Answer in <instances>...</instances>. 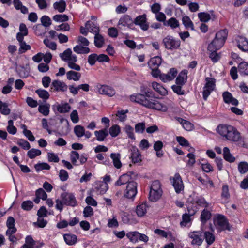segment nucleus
I'll list each match as a JSON object with an SVG mask.
<instances>
[{
    "instance_id": "1",
    "label": "nucleus",
    "mask_w": 248,
    "mask_h": 248,
    "mask_svg": "<svg viewBox=\"0 0 248 248\" xmlns=\"http://www.w3.org/2000/svg\"><path fill=\"white\" fill-rule=\"evenodd\" d=\"M142 93H138L130 96L131 101L139 103L146 108L162 111H166L167 107L154 98V93L147 87L142 85L140 87Z\"/></svg>"
},
{
    "instance_id": "2",
    "label": "nucleus",
    "mask_w": 248,
    "mask_h": 248,
    "mask_svg": "<svg viewBox=\"0 0 248 248\" xmlns=\"http://www.w3.org/2000/svg\"><path fill=\"white\" fill-rule=\"evenodd\" d=\"M227 36V30H221L216 33L214 39L209 44L208 50L211 52L209 57L213 62H217L219 60L220 56L217 51L223 46Z\"/></svg>"
},
{
    "instance_id": "3",
    "label": "nucleus",
    "mask_w": 248,
    "mask_h": 248,
    "mask_svg": "<svg viewBox=\"0 0 248 248\" xmlns=\"http://www.w3.org/2000/svg\"><path fill=\"white\" fill-rule=\"evenodd\" d=\"M214 223L218 232L225 230L231 231V226L229 223L226 217L221 214H217L214 218Z\"/></svg>"
},
{
    "instance_id": "4",
    "label": "nucleus",
    "mask_w": 248,
    "mask_h": 248,
    "mask_svg": "<svg viewBox=\"0 0 248 248\" xmlns=\"http://www.w3.org/2000/svg\"><path fill=\"white\" fill-rule=\"evenodd\" d=\"M162 43L165 48L169 50H174L179 48L181 42L172 36L167 35L163 39Z\"/></svg>"
},
{
    "instance_id": "5",
    "label": "nucleus",
    "mask_w": 248,
    "mask_h": 248,
    "mask_svg": "<svg viewBox=\"0 0 248 248\" xmlns=\"http://www.w3.org/2000/svg\"><path fill=\"white\" fill-rule=\"evenodd\" d=\"M206 83L203 87V98L206 100L211 92L214 90L215 87V79L212 78H205Z\"/></svg>"
},
{
    "instance_id": "6",
    "label": "nucleus",
    "mask_w": 248,
    "mask_h": 248,
    "mask_svg": "<svg viewBox=\"0 0 248 248\" xmlns=\"http://www.w3.org/2000/svg\"><path fill=\"white\" fill-rule=\"evenodd\" d=\"M137 183L132 180L127 184L124 195L128 199H133L137 193Z\"/></svg>"
},
{
    "instance_id": "7",
    "label": "nucleus",
    "mask_w": 248,
    "mask_h": 248,
    "mask_svg": "<svg viewBox=\"0 0 248 248\" xmlns=\"http://www.w3.org/2000/svg\"><path fill=\"white\" fill-rule=\"evenodd\" d=\"M137 176L133 171H129L126 173L122 175L119 179L115 182V185L116 186H119L125 184H128L132 180H133Z\"/></svg>"
},
{
    "instance_id": "8",
    "label": "nucleus",
    "mask_w": 248,
    "mask_h": 248,
    "mask_svg": "<svg viewBox=\"0 0 248 248\" xmlns=\"http://www.w3.org/2000/svg\"><path fill=\"white\" fill-rule=\"evenodd\" d=\"M16 71L21 78H26L30 73V66L27 63H16Z\"/></svg>"
},
{
    "instance_id": "9",
    "label": "nucleus",
    "mask_w": 248,
    "mask_h": 248,
    "mask_svg": "<svg viewBox=\"0 0 248 248\" xmlns=\"http://www.w3.org/2000/svg\"><path fill=\"white\" fill-rule=\"evenodd\" d=\"M98 92L101 94L106 95L112 97L115 94V90L111 87L106 85H98L97 86Z\"/></svg>"
},
{
    "instance_id": "10",
    "label": "nucleus",
    "mask_w": 248,
    "mask_h": 248,
    "mask_svg": "<svg viewBox=\"0 0 248 248\" xmlns=\"http://www.w3.org/2000/svg\"><path fill=\"white\" fill-rule=\"evenodd\" d=\"M61 198L67 205L75 207L77 205V201L72 193L63 192L61 194Z\"/></svg>"
},
{
    "instance_id": "11",
    "label": "nucleus",
    "mask_w": 248,
    "mask_h": 248,
    "mask_svg": "<svg viewBox=\"0 0 248 248\" xmlns=\"http://www.w3.org/2000/svg\"><path fill=\"white\" fill-rule=\"evenodd\" d=\"M133 24V20L130 16L124 15L120 18L118 26L120 29H122L123 27L130 28Z\"/></svg>"
},
{
    "instance_id": "12",
    "label": "nucleus",
    "mask_w": 248,
    "mask_h": 248,
    "mask_svg": "<svg viewBox=\"0 0 248 248\" xmlns=\"http://www.w3.org/2000/svg\"><path fill=\"white\" fill-rule=\"evenodd\" d=\"M62 60L64 61H69V62H77V58L75 54H72V51L70 48L66 49L63 53L59 55Z\"/></svg>"
},
{
    "instance_id": "13",
    "label": "nucleus",
    "mask_w": 248,
    "mask_h": 248,
    "mask_svg": "<svg viewBox=\"0 0 248 248\" xmlns=\"http://www.w3.org/2000/svg\"><path fill=\"white\" fill-rule=\"evenodd\" d=\"M178 71L176 68H170L167 74L160 75V80L163 82H167L172 80L176 77Z\"/></svg>"
},
{
    "instance_id": "14",
    "label": "nucleus",
    "mask_w": 248,
    "mask_h": 248,
    "mask_svg": "<svg viewBox=\"0 0 248 248\" xmlns=\"http://www.w3.org/2000/svg\"><path fill=\"white\" fill-rule=\"evenodd\" d=\"M133 23L136 25H139L143 31H147L149 28L145 14L138 16L133 21Z\"/></svg>"
},
{
    "instance_id": "15",
    "label": "nucleus",
    "mask_w": 248,
    "mask_h": 248,
    "mask_svg": "<svg viewBox=\"0 0 248 248\" xmlns=\"http://www.w3.org/2000/svg\"><path fill=\"white\" fill-rule=\"evenodd\" d=\"M171 183L177 193H180L184 189V185L179 174H175Z\"/></svg>"
},
{
    "instance_id": "16",
    "label": "nucleus",
    "mask_w": 248,
    "mask_h": 248,
    "mask_svg": "<svg viewBox=\"0 0 248 248\" xmlns=\"http://www.w3.org/2000/svg\"><path fill=\"white\" fill-rule=\"evenodd\" d=\"M52 108L56 114L57 111L61 113H65L69 111L71 107L67 103H62L61 104L56 103L52 105Z\"/></svg>"
},
{
    "instance_id": "17",
    "label": "nucleus",
    "mask_w": 248,
    "mask_h": 248,
    "mask_svg": "<svg viewBox=\"0 0 248 248\" xmlns=\"http://www.w3.org/2000/svg\"><path fill=\"white\" fill-rule=\"evenodd\" d=\"M235 40L240 50L245 52L248 51V40L245 37L237 35L235 37Z\"/></svg>"
},
{
    "instance_id": "18",
    "label": "nucleus",
    "mask_w": 248,
    "mask_h": 248,
    "mask_svg": "<svg viewBox=\"0 0 248 248\" xmlns=\"http://www.w3.org/2000/svg\"><path fill=\"white\" fill-rule=\"evenodd\" d=\"M188 214H185L183 215V221L181 222L180 224L181 226H186L187 223L189 222L190 220V216L194 215L197 211V208L196 207H193L190 205H187Z\"/></svg>"
},
{
    "instance_id": "19",
    "label": "nucleus",
    "mask_w": 248,
    "mask_h": 248,
    "mask_svg": "<svg viewBox=\"0 0 248 248\" xmlns=\"http://www.w3.org/2000/svg\"><path fill=\"white\" fill-rule=\"evenodd\" d=\"M109 60V57L107 55L101 54L98 55L93 53L89 56L88 62H108Z\"/></svg>"
},
{
    "instance_id": "20",
    "label": "nucleus",
    "mask_w": 248,
    "mask_h": 248,
    "mask_svg": "<svg viewBox=\"0 0 248 248\" xmlns=\"http://www.w3.org/2000/svg\"><path fill=\"white\" fill-rule=\"evenodd\" d=\"M188 236L192 239V245L201 246L203 242L202 235L201 232L198 231H194L189 233Z\"/></svg>"
},
{
    "instance_id": "21",
    "label": "nucleus",
    "mask_w": 248,
    "mask_h": 248,
    "mask_svg": "<svg viewBox=\"0 0 248 248\" xmlns=\"http://www.w3.org/2000/svg\"><path fill=\"white\" fill-rule=\"evenodd\" d=\"M232 127L233 126L230 125L220 124L217 127V131L220 135L227 139Z\"/></svg>"
},
{
    "instance_id": "22",
    "label": "nucleus",
    "mask_w": 248,
    "mask_h": 248,
    "mask_svg": "<svg viewBox=\"0 0 248 248\" xmlns=\"http://www.w3.org/2000/svg\"><path fill=\"white\" fill-rule=\"evenodd\" d=\"M52 54L50 53H38L32 57V60L34 62H40L42 60L44 62H50L52 59Z\"/></svg>"
},
{
    "instance_id": "23",
    "label": "nucleus",
    "mask_w": 248,
    "mask_h": 248,
    "mask_svg": "<svg viewBox=\"0 0 248 248\" xmlns=\"http://www.w3.org/2000/svg\"><path fill=\"white\" fill-rule=\"evenodd\" d=\"M195 204L200 207L205 208H207L209 206V204L205 201V199L201 196L196 197L192 200L191 203H189L188 205H190V206H192L193 208L194 207H196V206L194 205Z\"/></svg>"
},
{
    "instance_id": "24",
    "label": "nucleus",
    "mask_w": 248,
    "mask_h": 248,
    "mask_svg": "<svg viewBox=\"0 0 248 248\" xmlns=\"http://www.w3.org/2000/svg\"><path fill=\"white\" fill-rule=\"evenodd\" d=\"M226 139L232 142H237L241 139L240 133L235 127L233 126Z\"/></svg>"
},
{
    "instance_id": "25",
    "label": "nucleus",
    "mask_w": 248,
    "mask_h": 248,
    "mask_svg": "<svg viewBox=\"0 0 248 248\" xmlns=\"http://www.w3.org/2000/svg\"><path fill=\"white\" fill-rule=\"evenodd\" d=\"M130 158L134 163H138L141 161V155L136 147H132L131 148Z\"/></svg>"
},
{
    "instance_id": "26",
    "label": "nucleus",
    "mask_w": 248,
    "mask_h": 248,
    "mask_svg": "<svg viewBox=\"0 0 248 248\" xmlns=\"http://www.w3.org/2000/svg\"><path fill=\"white\" fill-rule=\"evenodd\" d=\"M51 86L54 88V90L57 92H65L67 90V86L66 84L59 80H54L52 81Z\"/></svg>"
},
{
    "instance_id": "27",
    "label": "nucleus",
    "mask_w": 248,
    "mask_h": 248,
    "mask_svg": "<svg viewBox=\"0 0 248 248\" xmlns=\"http://www.w3.org/2000/svg\"><path fill=\"white\" fill-rule=\"evenodd\" d=\"M161 63H148V66L152 71L151 72V75L154 78L159 77L160 79V75L162 74L161 73V71L158 69V67Z\"/></svg>"
},
{
    "instance_id": "28",
    "label": "nucleus",
    "mask_w": 248,
    "mask_h": 248,
    "mask_svg": "<svg viewBox=\"0 0 248 248\" xmlns=\"http://www.w3.org/2000/svg\"><path fill=\"white\" fill-rule=\"evenodd\" d=\"M39 246L36 245V242L31 235H28L25 238V243L21 248H36Z\"/></svg>"
},
{
    "instance_id": "29",
    "label": "nucleus",
    "mask_w": 248,
    "mask_h": 248,
    "mask_svg": "<svg viewBox=\"0 0 248 248\" xmlns=\"http://www.w3.org/2000/svg\"><path fill=\"white\" fill-rule=\"evenodd\" d=\"M152 87L155 91L161 95H166L167 94V90L161 84L156 82L152 83Z\"/></svg>"
},
{
    "instance_id": "30",
    "label": "nucleus",
    "mask_w": 248,
    "mask_h": 248,
    "mask_svg": "<svg viewBox=\"0 0 248 248\" xmlns=\"http://www.w3.org/2000/svg\"><path fill=\"white\" fill-rule=\"evenodd\" d=\"M85 27L89 31L92 32L94 35L99 32V27L94 23L87 21L85 24Z\"/></svg>"
},
{
    "instance_id": "31",
    "label": "nucleus",
    "mask_w": 248,
    "mask_h": 248,
    "mask_svg": "<svg viewBox=\"0 0 248 248\" xmlns=\"http://www.w3.org/2000/svg\"><path fill=\"white\" fill-rule=\"evenodd\" d=\"M66 7V4L64 0H60L59 1L54 2L53 4V8L60 13L63 12Z\"/></svg>"
},
{
    "instance_id": "32",
    "label": "nucleus",
    "mask_w": 248,
    "mask_h": 248,
    "mask_svg": "<svg viewBox=\"0 0 248 248\" xmlns=\"http://www.w3.org/2000/svg\"><path fill=\"white\" fill-rule=\"evenodd\" d=\"M162 194V190L156 191L150 190L149 192V199L152 202H156L158 200Z\"/></svg>"
},
{
    "instance_id": "33",
    "label": "nucleus",
    "mask_w": 248,
    "mask_h": 248,
    "mask_svg": "<svg viewBox=\"0 0 248 248\" xmlns=\"http://www.w3.org/2000/svg\"><path fill=\"white\" fill-rule=\"evenodd\" d=\"M109 133L106 129H102L99 131H95L94 135L96 140L99 141H104L105 139L108 135Z\"/></svg>"
},
{
    "instance_id": "34",
    "label": "nucleus",
    "mask_w": 248,
    "mask_h": 248,
    "mask_svg": "<svg viewBox=\"0 0 248 248\" xmlns=\"http://www.w3.org/2000/svg\"><path fill=\"white\" fill-rule=\"evenodd\" d=\"M110 157L113 160L114 167L119 169L122 167V163L120 161L121 155L119 153H112L110 155Z\"/></svg>"
},
{
    "instance_id": "35",
    "label": "nucleus",
    "mask_w": 248,
    "mask_h": 248,
    "mask_svg": "<svg viewBox=\"0 0 248 248\" xmlns=\"http://www.w3.org/2000/svg\"><path fill=\"white\" fill-rule=\"evenodd\" d=\"M73 50L78 54H88L90 52V49L89 47L81 45H76L74 47Z\"/></svg>"
},
{
    "instance_id": "36",
    "label": "nucleus",
    "mask_w": 248,
    "mask_h": 248,
    "mask_svg": "<svg viewBox=\"0 0 248 248\" xmlns=\"http://www.w3.org/2000/svg\"><path fill=\"white\" fill-rule=\"evenodd\" d=\"M104 37L101 34H99V32L94 35V44L97 47H102L104 44Z\"/></svg>"
},
{
    "instance_id": "37",
    "label": "nucleus",
    "mask_w": 248,
    "mask_h": 248,
    "mask_svg": "<svg viewBox=\"0 0 248 248\" xmlns=\"http://www.w3.org/2000/svg\"><path fill=\"white\" fill-rule=\"evenodd\" d=\"M223 157L225 160L229 162H233L235 160V158L230 153L229 149L225 147L223 149Z\"/></svg>"
},
{
    "instance_id": "38",
    "label": "nucleus",
    "mask_w": 248,
    "mask_h": 248,
    "mask_svg": "<svg viewBox=\"0 0 248 248\" xmlns=\"http://www.w3.org/2000/svg\"><path fill=\"white\" fill-rule=\"evenodd\" d=\"M50 105L48 103L39 105L38 108V111L44 116H46L49 115Z\"/></svg>"
},
{
    "instance_id": "39",
    "label": "nucleus",
    "mask_w": 248,
    "mask_h": 248,
    "mask_svg": "<svg viewBox=\"0 0 248 248\" xmlns=\"http://www.w3.org/2000/svg\"><path fill=\"white\" fill-rule=\"evenodd\" d=\"M164 25L169 26L171 29H175L179 27L180 24L179 21L174 17H171L168 20L164 22Z\"/></svg>"
},
{
    "instance_id": "40",
    "label": "nucleus",
    "mask_w": 248,
    "mask_h": 248,
    "mask_svg": "<svg viewBox=\"0 0 248 248\" xmlns=\"http://www.w3.org/2000/svg\"><path fill=\"white\" fill-rule=\"evenodd\" d=\"M136 213L138 217H143L147 212V205L146 203L139 204L137 206Z\"/></svg>"
},
{
    "instance_id": "41",
    "label": "nucleus",
    "mask_w": 248,
    "mask_h": 248,
    "mask_svg": "<svg viewBox=\"0 0 248 248\" xmlns=\"http://www.w3.org/2000/svg\"><path fill=\"white\" fill-rule=\"evenodd\" d=\"M64 241L69 245H73L77 242V237L76 235L66 234L63 236Z\"/></svg>"
},
{
    "instance_id": "42",
    "label": "nucleus",
    "mask_w": 248,
    "mask_h": 248,
    "mask_svg": "<svg viewBox=\"0 0 248 248\" xmlns=\"http://www.w3.org/2000/svg\"><path fill=\"white\" fill-rule=\"evenodd\" d=\"M211 217V212L206 209H204L201 215V220L202 224H205L207 220H209Z\"/></svg>"
},
{
    "instance_id": "43",
    "label": "nucleus",
    "mask_w": 248,
    "mask_h": 248,
    "mask_svg": "<svg viewBox=\"0 0 248 248\" xmlns=\"http://www.w3.org/2000/svg\"><path fill=\"white\" fill-rule=\"evenodd\" d=\"M178 121L183 125V127L187 131L192 130L193 125L190 122L185 120L181 118H178Z\"/></svg>"
},
{
    "instance_id": "44",
    "label": "nucleus",
    "mask_w": 248,
    "mask_h": 248,
    "mask_svg": "<svg viewBox=\"0 0 248 248\" xmlns=\"http://www.w3.org/2000/svg\"><path fill=\"white\" fill-rule=\"evenodd\" d=\"M67 79L69 80L73 79L74 81H78L81 77V74L79 73L73 71H70L66 74Z\"/></svg>"
},
{
    "instance_id": "45",
    "label": "nucleus",
    "mask_w": 248,
    "mask_h": 248,
    "mask_svg": "<svg viewBox=\"0 0 248 248\" xmlns=\"http://www.w3.org/2000/svg\"><path fill=\"white\" fill-rule=\"evenodd\" d=\"M182 22L186 28L194 30L193 23L188 16H186L183 17Z\"/></svg>"
},
{
    "instance_id": "46",
    "label": "nucleus",
    "mask_w": 248,
    "mask_h": 248,
    "mask_svg": "<svg viewBox=\"0 0 248 248\" xmlns=\"http://www.w3.org/2000/svg\"><path fill=\"white\" fill-rule=\"evenodd\" d=\"M35 93L38 95L40 98L44 99V100H47L49 97V93L43 89H37L35 91Z\"/></svg>"
},
{
    "instance_id": "47",
    "label": "nucleus",
    "mask_w": 248,
    "mask_h": 248,
    "mask_svg": "<svg viewBox=\"0 0 248 248\" xmlns=\"http://www.w3.org/2000/svg\"><path fill=\"white\" fill-rule=\"evenodd\" d=\"M74 132L77 137L80 138L84 136L85 133V129L81 125H77L74 127Z\"/></svg>"
},
{
    "instance_id": "48",
    "label": "nucleus",
    "mask_w": 248,
    "mask_h": 248,
    "mask_svg": "<svg viewBox=\"0 0 248 248\" xmlns=\"http://www.w3.org/2000/svg\"><path fill=\"white\" fill-rule=\"evenodd\" d=\"M34 168L37 172H39L43 170H50V166L46 163H39L34 165Z\"/></svg>"
},
{
    "instance_id": "49",
    "label": "nucleus",
    "mask_w": 248,
    "mask_h": 248,
    "mask_svg": "<svg viewBox=\"0 0 248 248\" xmlns=\"http://www.w3.org/2000/svg\"><path fill=\"white\" fill-rule=\"evenodd\" d=\"M238 68L241 74L248 75V63H239Z\"/></svg>"
},
{
    "instance_id": "50",
    "label": "nucleus",
    "mask_w": 248,
    "mask_h": 248,
    "mask_svg": "<svg viewBox=\"0 0 248 248\" xmlns=\"http://www.w3.org/2000/svg\"><path fill=\"white\" fill-rule=\"evenodd\" d=\"M120 132V127L117 125H113L109 129V133L112 137L117 136Z\"/></svg>"
},
{
    "instance_id": "51",
    "label": "nucleus",
    "mask_w": 248,
    "mask_h": 248,
    "mask_svg": "<svg viewBox=\"0 0 248 248\" xmlns=\"http://www.w3.org/2000/svg\"><path fill=\"white\" fill-rule=\"evenodd\" d=\"M53 19L57 22H63L67 21L69 18L66 15L58 14L53 16Z\"/></svg>"
},
{
    "instance_id": "52",
    "label": "nucleus",
    "mask_w": 248,
    "mask_h": 248,
    "mask_svg": "<svg viewBox=\"0 0 248 248\" xmlns=\"http://www.w3.org/2000/svg\"><path fill=\"white\" fill-rule=\"evenodd\" d=\"M124 131L126 133L128 138L131 139H135V136L134 134V129L130 125H126L124 128Z\"/></svg>"
},
{
    "instance_id": "53",
    "label": "nucleus",
    "mask_w": 248,
    "mask_h": 248,
    "mask_svg": "<svg viewBox=\"0 0 248 248\" xmlns=\"http://www.w3.org/2000/svg\"><path fill=\"white\" fill-rule=\"evenodd\" d=\"M33 203L31 201H23L21 204V208L25 211H30L33 207Z\"/></svg>"
},
{
    "instance_id": "54",
    "label": "nucleus",
    "mask_w": 248,
    "mask_h": 248,
    "mask_svg": "<svg viewBox=\"0 0 248 248\" xmlns=\"http://www.w3.org/2000/svg\"><path fill=\"white\" fill-rule=\"evenodd\" d=\"M126 236L129 239L131 242L136 243L138 242L139 240V232H129L126 234Z\"/></svg>"
},
{
    "instance_id": "55",
    "label": "nucleus",
    "mask_w": 248,
    "mask_h": 248,
    "mask_svg": "<svg viewBox=\"0 0 248 248\" xmlns=\"http://www.w3.org/2000/svg\"><path fill=\"white\" fill-rule=\"evenodd\" d=\"M41 154V151L39 149L32 148L27 153V155L31 159H33L37 156Z\"/></svg>"
},
{
    "instance_id": "56",
    "label": "nucleus",
    "mask_w": 248,
    "mask_h": 248,
    "mask_svg": "<svg viewBox=\"0 0 248 248\" xmlns=\"http://www.w3.org/2000/svg\"><path fill=\"white\" fill-rule=\"evenodd\" d=\"M205 239L208 245H211L215 240V236L210 232L206 231L204 232Z\"/></svg>"
},
{
    "instance_id": "57",
    "label": "nucleus",
    "mask_w": 248,
    "mask_h": 248,
    "mask_svg": "<svg viewBox=\"0 0 248 248\" xmlns=\"http://www.w3.org/2000/svg\"><path fill=\"white\" fill-rule=\"evenodd\" d=\"M79 153L76 151H72L70 153V159L74 165H77V160L79 158Z\"/></svg>"
},
{
    "instance_id": "58",
    "label": "nucleus",
    "mask_w": 248,
    "mask_h": 248,
    "mask_svg": "<svg viewBox=\"0 0 248 248\" xmlns=\"http://www.w3.org/2000/svg\"><path fill=\"white\" fill-rule=\"evenodd\" d=\"M238 169L240 173L244 174L248 171V164L246 162H241L239 164Z\"/></svg>"
},
{
    "instance_id": "59",
    "label": "nucleus",
    "mask_w": 248,
    "mask_h": 248,
    "mask_svg": "<svg viewBox=\"0 0 248 248\" xmlns=\"http://www.w3.org/2000/svg\"><path fill=\"white\" fill-rule=\"evenodd\" d=\"M198 16L200 20L204 22L208 21L211 19L209 14L205 12H201L198 13Z\"/></svg>"
},
{
    "instance_id": "60",
    "label": "nucleus",
    "mask_w": 248,
    "mask_h": 248,
    "mask_svg": "<svg viewBox=\"0 0 248 248\" xmlns=\"http://www.w3.org/2000/svg\"><path fill=\"white\" fill-rule=\"evenodd\" d=\"M180 85H174L171 86L173 91L178 95H184L185 93V91L182 89V86Z\"/></svg>"
},
{
    "instance_id": "61",
    "label": "nucleus",
    "mask_w": 248,
    "mask_h": 248,
    "mask_svg": "<svg viewBox=\"0 0 248 248\" xmlns=\"http://www.w3.org/2000/svg\"><path fill=\"white\" fill-rule=\"evenodd\" d=\"M42 24L45 27H48L51 24L50 18L47 16H43L41 18Z\"/></svg>"
},
{
    "instance_id": "62",
    "label": "nucleus",
    "mask_w": 248,
    "mask_h": 248,
    "mask_svg": "<svg viewBox=\"0 0 248 248\" xmlns=\"http://www.w3.org/2000/svg\"><path fill=\"white\" fill-rule=\"evenodd\" d=\"M47 223V222L46 220L44 219L42 217H38L37 221L33 222V225L40 228H44L46 226Z\"/></svg>"
},
{
    "instance_id": "63",
    "label": "nucleus",
    "mask_w": 248,
    "mask_h": 248,
    "mask_svg": "<svg viewBox=\"0 0 248 248\" xmlns=\"http://www.w3.org/2000/svg\"><path fill=\"white\" fill-rule=\"evenodd\" d=\"M36 196H37L43 200H46L47 199V195L43 188H39L36 191Z\"/></svg>"
},
{
    "instance_id": "64",
    "label": "nucleus",
    "mask_w": 248,
    "mask_h": 248,
    "mask_svg": "<svg viewBox=\"0 0 248 248\" xmlns=\"http://www.w3.org/2000/svg\"><path fill=\"white\" fill-rule=\"evenodd\" d=\"M176 139L180 145L185 147H189V142L184 137L182 136H177Z\"/></svg>"
}]
</instances>
